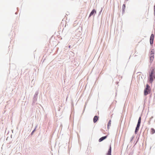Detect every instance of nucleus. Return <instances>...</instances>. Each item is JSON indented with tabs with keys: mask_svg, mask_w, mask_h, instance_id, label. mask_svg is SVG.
I'll use <instances>...</instances> for the list:
<instances>
[{
	"mask_svg": "<svg viewBox=\"0 0 155 155\" xmlns=\"http://www.w3.org/2000/svg\"><path fill=\"white\" fill-rule=\"evenodd\" d=\"M37 98H36V97H34L32 99V105L33 106L35 105V103L37 101Z\"/></svg>",
	"mask_w": 155,
	"mask_h": 155,
	"instance_id": "6e6552de",
	"label": "nucleus"
},
{
	"mask_svg": "<svg viewBox=\"0 0 155 155\" xmlns=\"http://www.w3.org/2000/svg\"><path fill=\"white\" fill-rule=\"evenodd\" d=\"M127 1H128V0H126Z\"/></svg>",
	"mask_w": 155,
	"mask_h": 155,
	"instance_id": "7c9ffc66",
	"label": "nucleus"
},
{
	"mask_svg": "<svg viewBox=\"0 0 155 155\" xmlns=\"http://www.w3.org/2000/svg\"><path fill=\"white\" fill-rule=\"evenodd\" d=\"M134 138V136H133L131 138V139H130V142H131V141H132V140H133V139Z\"/></svg>",
	"mask_w": 155,
	"mask_h": 155,
	"instance_id": "6ab92c4d",
	"label": "nucleus"
},
{
	"mask_svg": "<svg viewBox=\"0 0 155 155\" xmlns=\"http://www.w3.org/2000/svg\"><path fill=\"white\" fill-rule=\"evenodd\" d=\"M126 8V5L125 4H124L123 5L122 7V10L123 12V14L125 12V9Z\"/></svg>",
	"mask_w": 155,
	"mask_h": 155,
	"instance_id": "9b49d317",
	"label": "nucleus"
},
{
	"mask_svg": "<svg viewBox=\"0 0 155 155\" xmlns=\"http://www.w3.org/2000/svg\"><path fill=\"white\" fill-rule=\"evenodd\" d=\"M140 124H137L135 130V134H136L137 133L140 126Z\"/></svg>",
	"mask_w": 155,
	"mask_h": 155,
	"instance_id": "20e7f679",
	"label": "nucleus"
},
{
	"mask_svg": "<svg viewBox=\"0 0 155 155\" xmlns=\"http://www.w3.org/2000/svg\"><path fill=\"white\" fill-rule=\"evenodd\" d=\"M96 13V10L94 9H93L92 11L90 12L89 18H90V17H91L92 15H94V14H95Z\"/></svg>",
	"mask_w": 155,
	"mask_h": 155,
	"instance_id": "39448f33",
	"label": "nucleus"
},
{
	"mask_svg": "<svg viewBox=\"0 0 155 155\" xmlns=\"http://www.w3.org/2000/svg\"><path fill=\"white\" fill-rule=\"evenodd\" d=\"M99 117L97 115L94 116L93 118V122L94 123H96L97 121L98 120Z\"/></svg>",
	"mask_w": 155,
	"mask_h": 155,
	"instance_id": "1a4fd4ad",
	"label": "nucleus"
},
{
	"mask_svg": "<svg viewBox=\"0 0 155 155\" xmlns=\"http://www.w3.org/2000/svg\"><path fill=\"white\" fill-rule=\"evenodd\" d=\"M129 155H130L129 154Z\"/></svg>",
	"mask_w": 155,
	"mask_h": 155,
	"instance_id": "2f4dec72",
	"label": "nucleus"
},
{
	"mask_svg": "<svg viewBox=\"0 0 155 155\" xmlns=\"http://www.w3.org/2000/svg\"><path fill=\"white\" fill-rule=\"evenodd\" d=\"M155 133V130L153 128H151V129L150 134H153Z\"/></svg>",
	"mask_w": 155,
	"mask_h": 155,
	"instance_id": "2eb2a0df",
	"label": "nucleus"
},
{
	"mask_svg": "<svg viewBox=\"0 0 155 155\" xmlns=\"http://www.w3.org/2000/svg\"><path fill=\"white\" fill-rule=\"evenodd\" d=\"M37 127V126H36L35 127V129L32 131V132H31V134H30L31 135H31H33L34 132L36 130V128Z\"/></svg>",
	"mask_w": 155,
	"mask_h": 155,
	"instance_id": "f3484780",
	"label": "nucleus"
},
{
	"mask_svg": "<svg viewBox=\"0 0 155 155\" xmlns=\"http://www.w3.org/2000/svg\"><path fill=\"white\" fill-rule=\"evenodd\" d=\"M141 73V72H137V73Z\"/></svg>",
	"mask_w": 155,
	"mask_h": 155,
	"instance_id": "a878e982",
	"label": "nucleus"
},
{
	"mask_svg": "<svg viewBox=\"0 0 155 155\" xmlns=\"http://www.w3.org/2000/svg\"><path fill=\"white\" fill-rule=\"evenodd\" d=\"M39 94V91H38V90H37V91L35 93V94L34 95V96H33L34 97H36V98H38V95Z\"/></svg>",
	"mask_w": 155,
	"mask_h": 155,
	"instance_id": "ddd939ff",
	"label": "nucleus"
},
{
	"mask_svg": "<svg viewBox=\"0 0 155 155\" xmlns=\"http://www.w3.org/2000/svg\"><path fill=\"white\" fill-rule=\"evenodd\" d=\"M80 33H81V32H80ZM81 34V33H80V34H79L80 35Z\"/></svg>",
	"mask_w": 155,
	"mask_h": 155,
	"instance_id": "c756f323",
	"label": "nucleus"
},
{
	"mask_svg": "<svg viewBox=\"0 0 155 155\" xmlns=\"http://www.w3.org/2000/svg\"><path fill=\"white\" fill-rule=\"evenodd\" d=\"M154 38V35L152 34L151 35L150 39V43L151 46L153 45Z\"/></svg>",
	"mask_w": 155,
	"mask_h": 155,
	"instance_id": "7ed1b4c3",
	"label": "nucleus"
},
{
	"mask_svg": "<svg viewBox=\"0 0 155 155\" xmlns=\"http://www.w3.org/2000/svg\"><path fill=\"white\" fill-rule=\"evenodd\" d=\"M107 135H106L103 137H101L98 140V141L99 142H101L105 139L107 137Z\"/></svg>",
	"mask_w": 155,
	"mask_h": 155,
	"instance_id": "0eeeda50",
	"label": "nucleus"
},
{
	"mask_svg": "<svg viewBox=\"0 0 155 155\" xmlns=\"http://www.w3.org/2000/svg\"><path fill=\"white\" fill-rule=\"evenodd\" d=\"M39 94V91H38V90H37V91L35 93V94L34 95V96H33L34 97H36V98H38V95Z\"/></svg>",
	"mask_w": 155,
	"mask_h": 155,
	"instance_id": "f8f14e48",
	"label": "nucleus"
},
{
	"mask_svg": "<svg viewBox=\"0 0 155 155\" xmlns=\"http://www.w3.org/2000/svg\"><path fill=\"white\" fill-rule=\"evenodd\" d=\"M154 50L153 49L151 50L150 52V55H153L154 56Z\"/></svg>",
	"mask_w": 155,
	"mask_h": 155,
	"instance_id": "dca6fc26",
	"label": "nucleus"
},
{
	"mask_svg": "<svg viewBox=\"0 0 155 155\" xmlns=\"http://www.w3.org/2000/svg\"><path fill=\"white\" fill-rule=\"evenodd\" d=\"M153 79H155V75L154 76V77H153Z\"/></svg>",
	"mask_w": 155,
	"mask_h": 155,
	"instance_id": "b1692460",
	"label": "nucleus"
},
{
	"mask_svg": "<svg viewBox=\"0 0 155 155\" xmlns=\"http://www.w3.org/2000/svg\"><path fill=\"white\" fill-rule=\"evenodd\" d=\"M17 10H18V8H17Z\"/></svg>",
	"mask_w": 155,
	"mask_h": 155,
	"instance_id": "c85d7f7f",
	"label": "nucleus"
},
{
	"mask_svg": "<svg viewBox=\"0 0 155 155\" xmlns=\"http://www.w3.org/2000/svg\"><path fill=\"white\" fill-rule=\"evenodd\" d=\"M154 15L155 16V9H154Z\"/></svg>",
	"mask_w": 155,
	"mask_h": 155,
	"instance_id": "5701e85b",
	"label": "nucleus"
},
{
	"mask_svg": "<svg viewBox=\"0 0 155 155\" xmlns=\"http://www.w3.org/2000/svg\"><path fill=\"white\" fill-rule=\"evenodd\" d=\"M141 121V117H140L138 119V121L137 124H140Z\"/></svg>",
	"mask_w": 155,
	"mask_h": 155,
	"instance_id": "a211bd4d",
	"label": "nucleus"
},
{
	"mask_svg": "<svg viewBox=\"0 0 155 155\" xmlns=\"http://www.w3.org/2000/svg\"><path fill=\"white\" fill-rule=\"evenodd\" d=\"M17 14V12H16L15 13V14Z\"/></svg>",
	"mask_w": 155,
	"mask_h": 155,
	"instance_id": "393cba45",
	"label": "nucleus"
},
{
	"mask_svg": "<svg viewBox=\"0 0 155 155\" xmlns=\"http://www.w3.org/2000/svg\"><path fill=\"white\" fill-rule=\"evenodd\" d=\"M154 56L153 55H150V63H151L153 61V58H154Z\"/></svg>",
	"mask_w": 155,
	"mask_h": 155,
	"instance_id": "9d476101",
	"label": "nucleus"
},
{
	"mask_svg": "<svg viewBox=\"0 0 155 155\" xmlns=\"http://www.w3.org/2000/svg\"><path fill=\"white\" fill-rule=\"evenodd\" d=\"M106 155H111V145L109 146L108 151L106 153Z\"/></svg>",
	"mask_w": 155,
	"mask_h": 155,
	"instance_id": "423d86ee",
	"label": "nucleus"
},
{
	"mask_svg": "<svg viewBox=\"0 0 155 155\" xmlns=\"http://www.w3.org/2000/svg\"><path fill=\"white\" fill-rule=\"evenodd\" d=\"M70 45L69 46V48H70Z\"/></svg>",
	"mask_w": 155,
	"mask_h": 155,
	"instance_id": "cd10ccee",
	"label": "nucleus"
},
{
	"mask_svg": "<svg viewBox=\"0 0 155 155\" xmlns=\"http://www.w3.org/2000/svg\"><path fill=\"white\" fill-rule=\"evenodd\" d=\"M102 8H101V11L99 12V15H100L101 14V12L102 11Z\"/></svg>",
	"mask_w": 155,
	"mask_h": 155,
	"instance_id": "aec40b11",
	"label": "nucleus"
},
{
	"mask_svg": "<svg viewBox=\"0 0 155 155\" xmlns=\"http://www.w3.org/2000/svg\"><path fill=\"white\" fill-rule=\"evenodd\" d=\"M66 25H65V27H66Z\"/></svg>",
	"mask_w": 155,
	"mask_h": 155,
	"instance_id": "bb28decb",
	"label": "nucleus"
},
{
	"mask_svg": "<svg viewBox=\"0 0 155 155\" xmlns=\"http://www.w3.org/2000/svg\"><path fill=\"white\" fill-rule=\"evenodd\" d=\"M100 130L103 133V131H104V130L103 129H101Z\"/></svg>",
	"mask_w": 155,
	"mask_h": 155,
	"instance_id": "412c9836",
	"label": "nucleus"
},
{
	"mask_svg": "<svg viewBox=\"0 0 155 155\" xmlns=\"http://www.w3.org/2000/svg\"><path fill=\"white\" fill-rule=\"evenodd\" d=\"M111 120H109L107 125V129H108L109 128V127L111 126Z\"/></svg>",
	"mask_w": 155,
	"mask_h": 155,
	"instance_id": "4468645a",
	"label": "nucleus"
},
{
	"mask_svg": "<svg viewBox=\"0 0 155 155\" xmlns=\"http://www.w3.org/2000/svg\"><path fill=\"white\" fill-rule=\"evenodd\" d=\"M151 91V89L150 86L148 84L146 85L145 87L144 90V95L146 96L150 94Z\"/></svg>",
	"mask_w": 155,
	"mask_h": 155,
	"instance_id": "f03ea898",
	"label": "nucleus"
},
{
	"mask_svg": "<svg viewBox=\"0 0 155 155\" xmlns=\"http://www.w3.org/2000/svg\"><path fill=\"white\" fill-rule=\"evenodd\" d=\"M65 29H66L65 28H64L63 29L62 32H63V31H65Z\"/></svg>",
	"mask_w": 155,
	"mask_h": 155,
	"instance_id": "4be33fe9",
	"label": "nucleus"
},
{
	"mask_svg": "<svg viewBox=\"0 0 155 155\" xmlns=\"http://www.w3.org/2000/svg\"><path fill=\"white\" fill-rule=\"evenodd\" d=\"M149 76L147 81L150 84H152L154 81L153 77L155 75V68L151 67L149 71Z\"/></svg>",
	"mask_w": 155,
	"mask_h": 155,
	"instance_id": "f257e3e1",
	"label": "nucleus"
}]
</instances>
